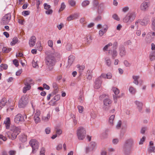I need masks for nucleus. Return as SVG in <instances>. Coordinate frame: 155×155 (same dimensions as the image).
Instances as JSON below:
<instances>
[{"mask_svg":"<svg viewBox=\"0 0 155 155\" xmlns=\"http://www.w3.org/2000/svg\"><path fill=\"white\" fill-rule=\"evenodd\" d=\"M48 45L51 48H52L53 46V42L52 40H49L48 42Z\"/></svg>","mask_w":155,"mask_h":155,"instance_id":"37998d69","label":"nucleus"},{"mask_svg":"<svg viewBox=\"0 0 155 155\" xmlns=\"http://www.w3.org/2000/svg\"><path fill=\"white\" fill-rule=\"evenodd\" d=\"M150 6V2L148 1H145L143 2L140 6V9L143 11L147 10Z\"/></svg>","mask_w":155,"mask_h":155,"instance_id":"9d476101","label":"nucleus"},{"mask_svg":"<svg viewBox=\"0 0 155 155\" xmlns=\"http://www.w3.org/2000/svg\"><path fill=\"white\" fill-rule=\"evenodd\" d=\"M31 88V86H25L23 88V92L24 93H25L27 91L29 90Z\"/></svg>","mask_w":155,"mask_h":155,"instance_id":"e433bc0d","label":"nucleus"},{"mask_svg":"<svg viewBox=\"0 0 155 155\" xmlns=\"http://www.w3.org/2000/svg\"><path fill=\"white\" fill-rule=\"evenodd\" d=\"M119 54L120 55L121 57L125 56L126 52L124 47L123 45H120L119 48Z\"/></svg>","mask_w":155,"mask_h":155,"instance_id":"f8f14e48","label":"nucleus"},{"mask_svg":"<svg viewBox=\"0 0 155 155\" xmlns=\"http://www.w3.org/2000/svg\"><path fill=\"white\" fill-rule=\"evenodd\" d=\"M105 61L107 65L108 66H110L111 64L110 59L108 58H105Z\"/></svg>","mask_w":155,"mask_h":155,"instance_id":"473e14b6","label":"nucleus"},{"mask_svg":"<svg viewBox=\"0 0 155 155\" xmlns=\"http://www.w3.org/2000/svg\"><path fill=\"white\" fill-rule=\"evenodd\" d=\"M112 103V101L109 98H106L104 100L103 104L104 106L103 107V109L107 110H108L107 107H109Z\"/></svg>","mask_w":155,"mask_h":155,"instance_id":"6e6552de","label":"nucleus"},{"mask_svg":"<svg viewBox=\"0 0 155 155\" xmlns=\"http://www.w3.org/2000/svg\"><path fill=\"white\" fill-rule=\"evenodd\" d=\"M14 121L15 123L18 124L24 121V117L21 114H18L15 116Z\"/></svg>","mask_w":155,"mask_h":155,"instance_id":"1a4fd4ad","label":"nucleus"},{"mask_svg":"<svg viewBox=\"0 0 155 155\" xmlns=\"http://www.w3.org/2000/svg\"><path fill=\"white\" fill-rule=\"evenodd\" d=\"M113 45V44L111 42L109 43L108 44L105 45L103 48V50L104 51H107L108 49L109 48L110 46H111Z\"/></svg>","mask_w":155,"mask_h":155,"instance_id":"c85d7f7f","label":"nucleus"},{"mask_svg":"<svg viewBox=\"0 0 155 155\" xmlns=\"http://www.w3.org/2000/svg\"><path fill=\"white\" fill-rule=\"evenodd\" d=\"M45 149L44 148H41L40 151V155H45Z\"/></svg>","mask_w":155,"mask_h":155,"instance_id":"603ef678","label":"nucleus"},{"mask_svg":"<svg viewBox=\"0 0 155 155\" xmlns=\"http://www.w3.org/2000/svg\"><path fill=\"white\" fill-rule=\"evenodd\" d=\"M61 96L59 94H57L55 95L54 98V100L56 101H58L60 98Z\"/></svg>","mask_w":155,"mask_h":155,"instance_id":"49530a36","label":"nucleus"},{"mask_svg":"<svg viewBox=\"0 0 155 155\" xmlns=\"http://www.w3.org/2000/svg\"><path fill=\"white\" fill-rule=\"evenodd\" d=\"M152 28L153 30L155 31V18H152L151 20Z\"/></svg>","mask_w":155,"mask_h":155,"instance_id":"c9c22d12","label":"nucleus"},{"mask_svg":"<svg viewBox=\"0 0 155 155\" xmlns=\"http://www.w3.org/2000/svg\"><path fill=\"white\" fill-rule=\"evenodd\" d=\"M111 90L116 95H118L120 92L118 89L115 87H112Z\"/></svg>","mask_w":155,"mask_h":155,"instance_id":"a878e982","label":"nucleus"},{"mask_svg":"<svg viewBox=\"0 0 155 155\" xmlns=\"http://www.w3.org/2000/svg\"><path fill=\"white\" fill-rule=\"evenodd\" d=\"M136 15L134 12H129L123 18V21L126 23H131L134 20Z\"/></svg>","mask_w":155,"mask_h":155,"instance_id":"f03ea898","label":"nucleus"},{"mask_svg":"<svg viewBox=\"0 0 155 155\" xmlns=\"http://www.w3.org/2000/svg\"><path fill=\"white\" fill-rule=\"evenodd\" d=\"M62 147V144H58L56 147V150H61Z\"/></svg>","mask_w":155,"mask_h":155,"instance_id":"338daca9","label":"nucleus"},{"mask_svg":"<svg viewBox=\"0 0 155 155\" xmlns=\"http://www.w3.org/2000/svg\"><path fill=\"white\" fill-rule=\"evenodd\" d=\"M34 120L36 123L39 122L40 121V119L39 117H34Z\"/></svg>","mask_w":155,"mask_h":155,"instance_id":"864d4df0","label":"nucleus"},{"mask_svg":"<svg viewBox=\"0 0 155 155\" xmlns=\"http://www.w3.org/2000/svg\"><path fill=\"white\" fill-rule=\"evenodd\" d=\"M112 18L114 20L117 21H119L120 20V18L116 14H114L113 15H112Z\"/></svg>","mask_w":155,"mask_h":155,"instance_id":"a19ab883","label":"nucleus"},{"mask_svg":"<svg viewBox=\"0 0 155 155\" xmlns=\"http://www.w3.org/2000/svg\"><path fill=\"white\" fill-rule=\"evenodd\" d=\"M149 58L151 61H153L155 60V51H152L150 52Z\"/></svg>","mask_w":155,"mask_h":155,"instance_id":"aec40b11","label":"nucleus"},{"mask_svg":"<svg viewBox=\"0 0 155 155\" xmlns=\"http://www.w3.org/2000/svg\"><path fill=\"white\" fill-rule=\"evenodd\" d=\"M149 152L150 153H155V147L153 146H150L148 148Z\"/></svg>","mask_w":155,"mask_h":155,"instance_id":"4c0bfd02","label":"nucleus"},{"mask_svg":"<svg viewBox=\"0 0 155 155\" xmlns=\"http://www.w3.org/2000/svg\"><path fill=\"white\" fill-rule=\"evenodd\" d=\"M77 68L79 69L80 70V71H82L84 68V66H81L80 65H78L77 66Z\"/></svg>","mask_w":155,"mask_h":155,"instance_id":"de8ad7c7","label":"nucleus"},{"mask_svg":"<svg viewBox=\"0 0 155 155\" xmlns=\"http://www.w3.org/2000/svg\"><path fill=\"white\" fill-rule=\"evenodd\" d=\"M45 131L47 134H48L50 133L51 129L49 127H47L45 129Z\"/></svg>","mask_w":155,"mask_h":155,"instance_id":"680f3d73","label":"nucleus"},{"mask_svg":"<svg viewBox=\"0 0 155 155\" xmlns=\"http://www.w3.org/2000/svg\"><path fill=\"white\" fill-rule=\"evenodd\" d=\"M129 91L130 93L133 94H135L136 92L135 89L132 86L130 87Z\"/></svg>","mask_w":155,"mask_h":155,"instance_id":"2f4dec72","label":"nucleus"},{"mask_svg":"<svg viewBox=\"0 0 155 155\" xmlns=\"http://www.w3.org/2000/svg\"><path fill=\"white\" fill-rule=\"evenodd\" d=\"M28 103V99L26 96L24 95L22 96L21 98L20 99L18 105L20 108H24Z\"/></svg>","mask_w":155,"mask_h":155,"instance_id":"39448f33","label":"nucleus"},{"mask_svg":"<svg viewBox=\"0 0 155 155\" xmlns=\"http://www.w3.org/2000/svg\"><path fill=\"white\" fill-rule=\"evenodd\" d=\"M101 81L100 80L97 79L95 81L94 87L95 89H98L101 86Z\"/></svg>","mask_w":155,"mask_h":155,"instance_id":"412c9836","label":"nucleus"},{"mask_svg":"<svg viewBox=\"0 0 155 155\" xmlns=\"http://www.w3.org/2000/svg\"><path fill=\"white\" fill-rule=\"evenodd\" d=\"M92 40V37L90 35L87 36L86 37L87 42V44H90Z\"/></svg>","mask_w":155,"mask_h":155,"instance_id":"7c9ffc66","label":"nucleus"},{"mask_svg":"<svg viewBox=\"0 0 155 155\" xmlns=\"http://www.w3.org/2000/svg\"><path fill=\"white\" fill-rule=\"evenodd\" d=\"M13 64L16 66L18 67L19 65L18 61L16 59H14L13 61Z\"/></svg>","mask_w":155,"mask_h":155,"instance_id":"6e6d98bb","label":"nucleus"},{"mask_svg":"<svg viewBox=\"0 0 155 155\" xmlns=\"http://www.w3.org/2000/svg\"><path fill=\"white\" fill-rule=\"evenodd\" d=\"M6 102V100L5 98H3L1 100L0 102V110L5 105Z\"/></svg>","mask_w":155,"mask_h":155,"instance_id":"5701e85b","label":"nucleus"},{"mask_svg":"<svg viewBox=\"0 0 155 155\" xmlns=\"http://www.w3.org/2000/svg\"><path fill=\"white\" fill-rule=\"evenodd\" d=\"M115 117L114 115H111L109 118L108 120V122L109 124L111 125L114 124V121Z\"/></svg>","mask_w":155,"mask_h":155,"instance_id":"4be33fe9","label":"nucleus"},{"mask_svg":"<svg viewBox=\"0 0 155 155\" xmlns=\"http://www.w3.org/2000/svg\"><path fill=\"white\" fill-rule=\"evenodd\" d=\"M103 28V29L100 30L99 31V35L101 37L106 32L108 29V27L106 25H104Z\"/></svg>","mask_w":155,"mask_h":155,"instance_id":"dca6fc26","label":"nucleus"},{"mask_svg":"<svg viewBox=\"0 0 155 155\" xmlns=\"http://www.w3.org/2000/svg\"><path fill=\"white\" fill-rule=\"evenodd\" d=\"M18 39L16 37H14L12 39V41L11 42L10 44L12 45H15L18 41Z\"/></svg>","mask_w":155,"mask_h":155,"instance_id":"72a5a7b5","label":"nucleus"},{"mask_svg":"<svg viewBox=\"0 0 155 155\" xmlns=\"http://www.w3.org/2000/svg\"><path fill=\"white\" fill-rule=\"evenodd\" d=\"M29 144L32 148V152L34 153L36 150H37L38 147V143L35 139L31 140Z\"/></svg>","mask_w":155,"mask_h":155,"instance_id":"423d86ee","label":"nucleus"},{"mask_svg":"<svg viewBox=\"0 0 155 155\" xmlns=\"http://www.w3.org/2000/svg\"><path fill=\"white\" fill-rule=\"evenodd\" d=\"M112 45L113 49L116 50L118 46L117 43V42H115Z\"/></svg>","mask_w":155,"mask_h":155,"instance_id":"8fccbe9b","label":"nucleus"},{"mask_svg":"<svg viewBox=\"0 0 155 155\" xmlns=\"http://www.w3.org/2000/svg\"><path fill=\"white\" fill-rule=\"evenodd\" d=\"M134 140L132 139H128L125 141L123 147L131 148L134 144Z\"/></svg>","mask_w":155,"mask_h":155,"instance_id":"9b49d317","label":"nucleus"},{"mask_svg":"<svg viewBox=\"0 0 155 155\" xmlns=\"http://www.w3.org/2000/svg\"><path fill=\"white\" fill-rule=\"evenodd\" d=\"M52 51H47L45 52L47 55L45 58V63L49 70L52 69L55 63V59L54 56L58 55V53L55 51L53 48H52Z\"/></svg>","mask_w":155,"mask_h":155,"instance_id":"f257e3e1","label":"nucleus"},{"mask_svg":"<svg viewBox=\"0 0 155 155\" xmlns=\"http://www.w3.org/2000/svg\"><path fill=\"white\" fill-rule=\"evenodd\" d=\"M30 12L28 11H24L22 12V15L24 16H26L28 15L29 14Z\"/></svg>","mask_w":155,"mask_h":155,"instance_id":"3c124183","label":"nucleus"},{"mask_svg":"<svg viewBox=\"0 0 155 155\" xmlns=\"http://www.w3.org/2000/svg\"><path fill=\"white\" fill-rule=\"evenodd\" d=\"M66 7V6L64 2H62L61 4V6L60 8L59 12H60L64 9Z\"/></svg>","mask_w":155,"mask_h":155,"instance_id":"58836bf2","label":"nucleus"},{"mask_svg":"<svg viewBox=\"0 0 155 155\" xmlns=\"http://www.w3.org/2000/svg\"><path fill=\"white\" fill-rule=\"evenodd\" d=\"M53 87L54 88L55 90L56 91H57V89H58V86L57 84L55 83H53Z\"/></svg>","mask_w":155,"mask_h":155,"instance_id":"052dcab7","label":"nucleus"},{"mask_svg":"<svg viewBox=\"0 0 155 155\" xmlns=\"http://www.w3.org/2000/svg\"><path fill=\"white\" fill-rule=\"evenodd\" d=\"M123 150L125 155H129L131 153V148L123 146Z\"/></svg>","mask_w":155,"mask_h":155,"instance_id":"a211bd4d","label":"nucleus"},{"mask_svg":"<svg viewBox=\"0 0 155 155\" xmlns=\"http://www.w3.org/2000/svg\"><path fill=\"white\" fill-rule=\"evenodd\" d=\"M78 108L79 112L80 113H82L83 111V107L82 106L79 105L78 106Z\"/></svg>","mask_w":155,"mask_h":155,"instance_id":"c03bdc74","label":"nucleus"},{"mask_svg":"<svg viewBox=\"0 0 155 155\" xmlns=\"http://www.w3.org/2000/svg\"><path fill=\"white\" fill-rule=\"evenodd\" d=\"M44 5V8L48 10L51 8L50 5L47 3H45Z\"/></svg>","mask_w":155,"mask_h":155,"instance_id":"4d7b16f0","label":"nucleus"},{"mask_svg":"<svg viewBox=\"0 0 155 155\" xmlns=\"http://www.w3.org/2000/svg\"><path fill=\"white\" fill-rule=\"evenodd\" d=\"M86 130L83 127H79L77 130V134L78 139L79 140H82L86 135Z\"/></svg>","mask_w":155,"mask_h":155,"instance_id":"7ed1b4c3","label":"nucleus"},{"mask_svg":"<svg viewBox=\"0 0 155 155\" xmlns=\"http://www.w3.org/2000/svg\"><path fill=\"white\" fill-rule=\"evenodd\" d=\"M53 12V11L51 9H48L47 10L45 11V13L47 15L51 14Z\"/></svg>","mask_w":155,"mask_h":155,"instance_id":"69168bd1","label":"nucleus"},{"mask_svg":"<svg viewBox=\"0 0 155 155\" xmlns=\"http://www.w3.org/2000/svg\"><path fill=\"white\" fill-rule=\"evenodd\" d=\"M90 3L89 1L88 0H85L83 1L81 4L82 7H85L88 5Z\"/></svg>","mask_w":155,"mask_h":155,"instance_id":"f704fd0d","label":"nucleus"},{"mask_svg":"<svg viewBox=\"0 0 155 155\" xmlns=\"http://www.w3.org/2000/svg\"><path fill=\"white\" fill-rule=\"evenodd\" d=\"M32 66L34 68H37L38 67V64L37 61H35V60H33L32 62Z\"/></svg>","mask_w":155,"mask_h":155,"instance_id":"ea45409f","label":"nucleus"},{"mask_svg":"<svg viewBox=\"0 0 155 155\" xmlns=\"http://www.w3.org/2000/svg\"><path fill=\"white\" fill-rule=\"evenodd\" d=\"M11 131L12 132L11 136L10 137L9 136L8 133L7 134L8 137L12 140H14L16 138L17 135L20 133V129L18 127L14 126L13 127Z\"/></svg>","mask_w":155,"mask_h":155,"instance_id":"20e7f679","label":"nucleus"},{"mask_svg":"<svg viewBox=\"0 0 155 155\" xmlns=\"http://www.w3.org/2000/svg\"><path fill=\"white\" fill-rule=\"evenodd\" d=\"M32 81V80L31 79H30L29 80V81H26L24 83V84L25 86H31L30 85V84H31V82Z\"/></svg>","mask_w":155,"mask_h":155,"instance_id":"79ce46f5","label":"nucleus"},{"mask_svg":"<svg viewBox=\"0 0 155 155\" xmlns=\"http://www.w3.org/2000/svg\"><path fill=\"white\" fill-rule=\"evenodd\" d=\"M77 15L76 14H75L73 15H71L67 18V20L68 21H70L76 18V16Z\"/></svg>","mask_w":155,"mask_h":155,"instance_id":"c756f323","label":"nucleus"},{"mask_svg":"<svg viewBox=\"0 0 155 155\" xmlns=\"http://www.w3.org/2000/svg\"><path fill=\"white\" fill-rule=\"evenodd\" d=\"M15 153L16 151L13 150H10L8 152L9 155H15Z\"/></svg>","mask_w":155,"mask_h":155,"instance_id":"774afa93","label":"nucleus"},{"mask_svg":"<svg viewBox=\"0 0 155 155\" xmlns=\"http://www.w3.org/2000/svg\"><path fill=\"white\" fill-rule=\"evenodd\" d=\"M147 129V128L146 127H143L140 130V133L142 134H144Z\"/></svg>","mask_w":155,"mask_h":155,"instance_id":"13d9d810","label":"nucleus"},{"mask_svg":"<svg viewBox=\"0 0 155 155\" xmlns=\"http://www.w3.org/2000/svg\"><path fill=\"white\" fill-rule=\"evenodd\" d=\"M70 5L72 6H73L75 5L76 2L73 0H71L68 1Z\"/></svg>","mask_w":155,"mask_h":155,"instance_id":"a18cd8bd","label":"nucleus"},{"mask_svg":"<svg viewBox=\"0 0 155 155\" xmlns=\"http://www.w3.org/2000/svg\"><path fill=\"white\" fill-rule=\"evenodd\" d=\"M133 78L134 80V83L136 85H138V79L139 78V76H133Z\"/></svg>","mask_w":155,"mask_h":155,"instance_id":"bb28decb","label":"nucleus"},{"mask_svg":"<svg viewBox=\"0 0 155 155\" xmlns=\"http://www.w3.org/2000/svg\"><path fill=\"white\" fill-rule=\"evenodd\" d=\"M112 77V74L110 73H108L106 74V78L110 79Z\"/></svg>","mask_w":155,"mask_h":155,"instance_id":"0e129e2a","label":"nucleus"},{"mask_svg":"<svg viewBox=\"0 0 155 155\" xmlns=\"http://www.w3.org/2000/svg\"><path fill=\"white\" fill-rule=\"evenodd\" d=\"M96 144L94 142H92L90 143V145L89 146L90 149L93 151L96 148Z\"/></svg>","mask_w":155,"mask_h":155,"instance_id":"cd10ccee","label":"nucleus"},{"mask_svg":"<svg viewBox=\"0 0 155 155\" xmlns=\"http://www.w3.org/2000/svg\"><path fill=\"white\" fill-rule=\"evenodd\" d=\"M4 123L5 125L6 129H9L11 125L10 119L9 117H7L4 121Z\"/></svg>","mask_w":155,"mask_h":155,"instance_id":"f3484780","label":"nucleus"},{"mask_svg":"<svg viewBox=\"0 0 155 155\" xmlns=\"http://www.w3.org/2000/svg\"><path fill=\"white\" fill-rule=\"evenodd\" d=\"M11 15L10 14L8 13L4 15L2 18L1 23L3 25L8 24L11 20Z\"/></svg>","mask_w":155,"mask_h":155,"instance_id":"0eeeda50","label":"nucleus"},{"mask_svg":"<svg viewBox=\"0 0 155 155\" xmlns=\"http://www.w3.org/2000/svg\"><path fill=\"white\" fill-rule=\"evenodd\" d=\"M50 117L51 115L49 113H48L46 116H43L42 119L44 121H47L50 119Z\"/></svg>","mask_w":155,"mask_h":155,"instance_id":"393cba45","label":"nucleus"},{"mask_svg":"<svg viewBox=\"0 0 155 155\" xmlns=\"http://www.w3.org/2000/svg\"><path fill=\"white\" fill-rule=\"evenodd\" d=\"M75 59V57L72 55H70L68 57V63L69 64L71 65Z\"/></svg>","mask_w":155,"mask_h":155,"instance_id":"b1692460","label":"nucleus"},{"mask_svg":"<svg viewBox=\"0 0 155 155\" xmlns=\"http://www.w3.org/2000/svg\"><path fill=\"white\" fill-rule=\"evenodd\" d=\"M36 41V38L35 36H32L29 41V44L30 47L33 46L35 45Z\"/></svg>","mask_w":155,"mask_h":155,"instance_id":"2eb2a0df","label":"nucleus"},{"mask_svg":"<svg viewBox=\"0 0 155 155\" xmlns=\"http://www.w3.org/2000/svg\"><path fill=\"white\" fill-rule=\"evenodd\" d=\"M134 103L136 106L139 112H141L142 108V103L138 101H136L134 102Z\"/></svg>","mask_w":155,"mask_h":155,"instance_id":"4468645a","label":"nucleus"},{"mask_svg":"<svg viewBox=\"0 0 155 155\" xmlns=\"http://www.w3.org/2000/svg\"><path fill=\"white\" fill-rule=\"evenodd\" d=\"M106 78V75L105 74H102L97 79L99 80H100L101 81V78Z\"/></svg>","mask_w":155,"mask_h":155,"instance_id":"e2e57ef3","label":"nucleus"},{"mask_svg":"<svg viewBox=\"0 0 155 155\" xmlns=\"http://www.w3.org/2000/svg\"><path fill=\"white\" fill-rule=\"evenodd\" d=\"M145 137H144V136L140 140L139 142V144L140 145L142 144H143V142L145 141Z\"/></svg>","mask_w":155,"mask_h":155,"instance_id":"5fc2aeb1","label":"nucleus"},{"mask_svg":"<svg viewBox=\"0 0 155 155\" xmlns=\"http://www.w3.org/2000/svg\"><path fill=\"white\" fill-rule=\"evenodd\" d=\"M40 111L38 110H36V112L35 114L34 117H39L40 114Z\"/></svg>","mask_w":155,"mask_h":155,"instance_id":"09e8293b","label":"nucleus"},{"mask_svg":"<svg viewBox=\"0 0 155 155\" xmlns=\"http://www.w3.org/2000/svg\"><path fill=\"white\" fill-rule=\"evenodd\" d=\"M119 141V140L118 139H114L112 140V143L114 144H117Z\"/></svg>","mask_w":155,"mask_h":155,"instance_id":"bf43d9fd","label":"nucleus"},{"mask_svg":"<svg viewBox=\"0 0 155 155\" xmlns=\"http://www.w3.org/2000/svg\"><path fill=\"white\" fill-rule=\"evenodd\" d=\"M111 51V55L112 58L113 59H114L117 55V52L116 49H113L112 50H109V53H110V51Z\"/></svg>","mask_w":155,"mask_h":155,"instance_id":"6ab92c4d","label":"nucleus"},{"mask_svg":"<svg viewBox=\"0 0 155 155\" xmlns=\"http://www.w3.org/2000/svg\"><path fill=\"white\" fill-rule=\"evenodd\" d=\"M149 22V20L147 19H143L142 20H138L135 23V25H137L138 23L142 25H146Z\"/></svg>","mask_w":155,"mask_h":155,"instance_id":"ddd939ff","label":"nucleus"}]
</instances>
